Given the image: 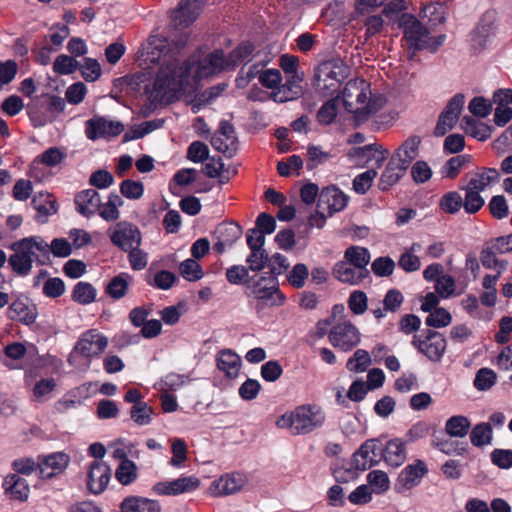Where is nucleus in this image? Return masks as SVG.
Instances as JSON below:
<instances>
[{"label":"nucleus","mask_w":512,"mask_h":512,"mask_svg":"<svg viewBox=\"0 0 512 512\" xmlns=\"http://www.w3.org/2000/svg\"><path fill=\"white\" fill-rule=\"evenodd\" d=\"M470 162L469 155H458L450 158L442 167L441 174L444 178L455 179L461 169Z\"/></svg>","instance_id":"nucleus-49"},{"label":"nucleus","mask_w":512,"mask_h":512,"mask_svg":"<svg viewBox=\"0 0 512 512\" xmlns=\"http://www.w3.org/2000/svg\"><path fill=\"white\" fill-rule=\"evenodd\" d=\"M325 14L331 21L339 24L347 25L352 21V13H347L343 1L335 0L331 2L325 9Z\"/></svg>","instance_id":"nucleus-48"},{"label":"nucleus","mask_w":512,"mask_h":512,"mask_svg":"<svg viewBox=\"0 0 512 512\" xmlns=\"http://www.w3.org/2000/svg\"><path fill=\"white\" fill-rule=\"evenodd\" d=\"M244 294L247 298L255 299L268 306H281L286 301V296L280 290L278 278L268 272L251 275Z\"/></svg>","instance_id":"nucleus-5"},{"label":"nucleus","mask_w":512,"mask_h":512,"mask_svg":"<svg viewBox=\"0 0 512 512\" xmlns=\"http://www.w3.org/2000/svg\"><path fill=\"white\" fill-rule=\"evenodd\" d=\"M408 46L414 50L427 49L435 52L445 41V35L434 37L433 29L412 15H404L401 24Z\"/></svg>","instance_id":"nucleus-7"},{"label":"nucleus","mask_w":512,"mask_h":512,"mask_svg":"<svg viewBox=\"0 0 512 512\" xmlns=\"http://www.w3.org/2000/svg\"><path fill=\"white\" fill-rule=\"evenodd\" d=\"M190 72L189 64L177 66L165 64L155 77L153 88L149 84L144 85L145 93L149 94L148 103L141 108V114L148 117L162 104H171L178 100L179 94L187 90V78Z\"/></svg>","instance_id":"nucleus-1"},{"label":"nucleus","mask_w":512,"mask_h":512,"mask_svg":"<svg viewBox=\"0 0 512 512\" xmlns=\"http://www.w3.org/2000/svg\"><path fill=\"white\" fill-rule=\"evenodd\" d=\"M368 485L376 494L387 491L390 487V480L386 472L381 470H372L367 475Z\"/></svg>","instance_id":"nucleus-54"},{"label":"nucleus","mask_w":512,"mask_h":512,"mask_svg":"<svg viewBox=\"0 0 512 512\" xmlns=\"http://www.w3.org/2000/svg\"><path fill=\"white\" fill-rule=\"evenodd\" d=\"M493 431L490 423L476 424L470 432V441L475 447H483L492 442Z\"/></svg>","instance_id":"nucleus-44"},{"label":"nucleus","mask_w":512,"mask_h":512,"mask_svg":"<svg viewBox=\"0 0 512 512\" xmlns=\"http://www.w3.org/2000/svg\"><path fill=\"white\" fill-rule=\"evenodd\" d=\"M302 81V77L298 74L291 75L286 82L278 86L277 91L272 93V99L277 103H285L295 100L299 97L298 83Z\"/></svg>","instance_id":"nucleus-33"},{"label":"nucleus","mask_w":512,"mask_h":512,"mask_svg":"<svg viewBox=\"0 0 512 512\" xmlns=\"http://www.w3.org/2000/svg\"><path fill=\"white\" fill-rule=\"evenodd\" d=\"M123 457L124 459L116 469L115 477L122 485H129L137 477V467L134 461L128 459L126 455Z\"/></svg>","instance_id":"nucleus-46"},{"label":"nucleus","mask_w":512,"mask_h":512,"mask_svg":"<svg viewBox=\"0 0 512 512\" xmlns=\"http://www.w3.org/2000/svg\"><path fill=\"white\" fill-rule=\"evenodd\" d=\"M124 125L121 121L108 120L104 116L94 115L85 121V135L87 139L96 141L98 139H109L122 133Z\"/></svg>","instance_id":"nucleus-10"},{"label":"nucleus","mask_w":512,"mask_h":512,"mask_svg":"<svg viewBox=\"0 0 512 512\" xmlns=\"http://www.w3.org/2000/svg\"><path fill=\"white\" fill-rule=\"evenodd\" d=\"M120 512H161L157 500L141 496H127L120 503Z\"/></svg>","instance_id":"nucleus-27"},{"label":"nucleus","mask_w":512,"mask_h":512,"mask_svg":"<svg viewBox=\"0 0 512 512\" xmlns=\"http://www.w3.org/2000/svg\"><path fill=\"white\" fill-rule=\"evenodd\" d=\"M111 478V469L103 461L94 460L87 474V488L95 495L101 494L107 487Z\"/></svg>","instance_id":"nucleus-17"},{"label":"nucleus","mask_w":512,"mask_h":512,"mask_svg":"<svg viewBox=\"0 0 512 512\" xmlns=\"http://www.w3.org/2000/svg\"><path fill=\"white\" fill-rule=\"evenodd\" d=\"M420 18V21L434 30L437 26L445 22V7L438 2L427 4L423 7Z\"/></svg>","instance_id":"nucleus-35"},{"label":"nucleus","mask_w":512,"mask_h":512,"mask_svg":"<svg viewBox=\"0 0 512 512\" xmlns=\"http://www.w3.org/2000/svg\"><path fill=\"white\" fill-rule=\"evenodd\" d=\"M354 126L367 122L374 117L386 104L385 97L372 92L371 84L356 74L354 76Z\"/></svg>","instance_id":"nucleus-3"},{"label":"nucleus","mask_w":512,"mask_h":512,"mask_svg":"<svg viewBox=\"0 0 512 512\" xmlns=\"http://www.w3.org/2000/svg\"><path fill=\"white\" fill-rule=\"evenodd\" d=\"M247 267L253 273H259L268 268L269 254L265 248L250 249L249 255L246 257Z\"/></svg>","instance_id":"nucleus-45"},{"label":"nucleus","mask_w":512,"mask_h":512,"mask_svg":"<svg viewBox=\"0 0 512 512\" xmlns=\"http://www.w3.org/2000/svg\"><path fill=\"white\" fill-rule=\"evenodd\" d=\"M308 276V267L304 263H297L293 266L292 270L287 274L286 278L288 283L293 288L300 289L304 287Z\"/></svg>","instance_id":"nucleus-60"},{"label":"nucleus","mask_w":512,"mask_h":512,"mask_svg":"<svg viewBox=\"0 0 512 512\" xmlns=\"http://www.w3.org/2000/svg\"><path fill=\"white\" fill-rule=\"evenodd\" d=\"M78 70L87 82L98 80L102 74L101 66L97 59L85 57L83 63L79 62Z\"/></svg>","instance_id":"nucleus-52"},{"label":"nucleus","mask_w":512,"mask_h":512,"mask_svg":"<svg viewBox=\"0 0 512 512\" xmlns=\"http://www.w3.org/2000/svg\"><path fill=\"white\" fill-rule=\"evenodd\" d=\"M250 269L245 265H232L226 269L225 276L232 285H242L246 289L247 281L250 280Z\"/></svg>","instance_id":"nucleus-50"},{"label":"nucleus","mask_w":512,"mask_h":512,"mask_svg":"<svg viewBox=\"0 0 512 512\" xmlns=\"http://www.w3.org/2000/svg\"><path fill=\"white\" fill-rule=\"evenodd\" d=\"M407 169V166L403 165L396 158L391 157L380 176L378 182L379 189L382 191L389 190L399 182L405 175Z\"/></svg>","instance_id":"nucleus-26"},{"label":"nucleus","mask_w":512,"mask_h":512,"mask_svg":"<svg viewBox=\"0 0 512 512\" xmlns=\"http://www.w3.org/2000/svg\"><path fill=\"white\" fill-rule=\"evenodd\" d=\"M462 190L465 191V197L463 198L462 207L468 214L477 213L485 204L484 198L479 192L470 190L469 187L464 186Z\"/></svg>","instance_id":"nucleus-53"},{"label":"nucleus","mask_w":512,"mask_h":512,"mask_svg":"<svg viewBox=\"0 0 512 512\" xmlns=\"http://www.w3.org/2000/svg\"><path fill=\"white\" fill-rule=\"evenodd\" d=\"M491 33L489 24H479L470 33L469 42L474 50H480L485 47Z\"/></svg>","instance_id":"nucleus-58"},{"label":"nucleus","mask_w":512,"mask_h":512,"mask_svg":"<svg viewBox=\"0 0 512 512\" xmlns=\"http://www.w3.org/2000/svg\"><path fill=\"white\" fill-rule=\"evenodd\" d=\"M19 246L29 248L32 257L38 265L51 264L49 244L41 236H29L19 240Z\"/></svg>","instance_id":"nucleus-23"},{"label":"nucleus","mask_w":512,"mask_h":512,"mask_svg":"<svg viewBox=\"0 0 512 512\" xmlns=\"http://www.w3.org/2000/svg\"><path fill=\"white\" fill-rule=\"evenodd\" d=\"M333 275L341 282L352 284V246L346 248L344 260L335 264Z\"/></svg>","instance_id":"nucleus-43"},{"label":"nucleus","mask_w":512,"mask_h":512,"mask_svg":"<svg viewBox=\"0 0 512 512\" xmlns=\"http://www.w3.org/2000/svg\"><path fill=\"white\" fill-rule=\"evenodd\" d=\"M389 156V150L377 143H369L361 147H354V167L380 168Z\"/></svg>","instance_id":"nucleus-13"},{"label":"nucleus","mask_w":512,"mask_h":512,"mask_svg":"<svg viewBox=\"0 0 512 512\" xmlns=\"http://www.w3.org/2000/svg\"><path fill=\"white\" fill-rule=\"evenodd\" d=\"M245 483L246 479L240 473L226 474L213 481L211 489L215 496L230 495L240 491Z\"/></svg>","instance_id":"nucleus-24"},{"label":"nucleus","mask_w":512,"mask_h":512,"mask_svg":"<svg viewBox=\"0 0 512 512\" xmlns=\"http://www.w3.org/2000/svg\"><path fill=\"white\" fill-rule=\"evenodd\" d=\"M201 11V0H180L174 19L183 27H189L196 21Z\"/></svg>","instance_id":"nucleus-29"},{"label":"nucleus","mask_w":512,"mask_h":512,"mask_svg":"<svg viewBox=\"0 0 512 512\" xmlns=\"http://www.w3.org/2000/svg\"><path fill=\"white\" fill-rule=\"evenodd\" d=\"M421 141V137L417 135L409 136L398 147L392 157L396 158L403 165L409 167L413 160L418 156Z\"/></svg>","instance_id":"nucleus-32"},{"label":"nucleus","mask_w":512,"mask_h":512,"mask_svg":"<svg viewBox=\"0 0 512 512\" xmlns=\"http://www.w3.org/2000/svg\"><path fill=\"white\" fill-rule=\"evenodd\" d=\"M332 474L339 485L349 483L352 480V462L336 460L332 465Z\"/></svg>","instance_id":"nucleus-61"},{"label":"nucleus","mask_w":512,"mask_h":512,"mask_svg":"<svg viewBox=\"0 0 512 512\" xmlns=\"http://www.w3.org/2000/svg\"><path fill=\"white\" fill-rule=\"evenodd\" d=\"M217 368L227 378L234 379L238 376L241 367V358L231 349L221 350L216 357Z\"/></svg>","instance_id":"nucleus-31"},{"label":"nucleus","mask_w":512,"mask_h":512,"mask_svg":"<svg viewBox=\"0 0 512 512\" xmlns=\"http://www.w3.org/2000/svg\"><path fill=\"white\" fill-rule=\"evenodd\" d=\"M480 262L486 269H497L498 275H501L503 271L507 269L508 262L506 260H500L493 252L482 247L480 252Z\"/></svg>","instance_id":"nucleus-62"},{"label":"nucleus","mask_w":512,"mask_h":512,"mask_svg":"<svg viewBox=\"0 0 512 512\" xmlns=\"http://www.w3.org/2000/svg\"><path fill=\"white\" fill-rule=\"evenodd\" d=\"M179 269L182 277L189 282L200 280L204 275L201 265L195 259L184 260Z\"/></svg>","instance_id":"nucleus-57"},{"label":"nucleus","mask_w":512,"mask_h":512,"mask_svg":"<svg viewBox=\"0 0 512 512\" xmlns=\"http://www.w3.org/2000/svg\"><path fill=\"white\" fill-rule=\"evenodd\" d=\"M432 444L438 448L441 452L452 455H462L467 450V443L464 442H458L455 440H452L451 438L447 439H440L438 437H434Z\"/></svg>","instance_id":"nucleus-51"},{"label":"nucleus","mask_w":512,"mask_h":512,"mask_svg":"<svg viewBox=\"0 0 512 512\" xmlns=\"http://www.w3.org/2000/svg\"><path fill=\"white\" fill-rule=\"evenodd\" d=\"M471 422L466 416L456 415L450 417L445 423V431L450 437L463 438L470 429Z\"/></svg>","instance_id":"nucleus-41"},{"label":"nucleus","mask_w":512,"mask_h":512,"mask_svg":"<svg viewBox=\"0 0 512 512\" xmlns=\"http://www.w3.org/2000/svg\"><path fill=\"white\" fill-rule=\"evenodd\" d=\"M7 315L11 320L30 325L35 322L38 312L36 305L28 297L21 295L11 302Z\"/></svg>","instance_id":"nucleus-19"},{"label":"nucleus","mask_w":512,"mask_h":512,"mask_svg":"<svg viewBox=\"0 0 512 512\" xmlns=\"http://www.w3.org/2000/svg\"><path fill=\"white\" fill-rule=\"evenodd\" d=\"M352 329L349 321L338 323L332 327L329 332V341L334 347H340L344 351L352 349V341L348 337V333Z\"/></svg>","instance_id":"nucleus-37"},{"label":"nucleus","mask_w":512,"mask_h":512,"mask_svg":"<svg viewBox=\"0 0 512 512\" xmlns=\"http://www.w3.org/2000/svg\"><path fill=\"white\" fill-rule=\"evenodd\" d=\"M500 179V173L495 168H485L482 172L476 173L467 183V187L479 193L486 190Z\"/></svg>","instance_id":"nucleus-36"},{"label":"nucleus","mask_w":512,"mask_h":512,"mask_svg":"<svg viewBox=\"0 0 512 512\" xmlns=\"http://www.w3.org/2000/svg\"><path fill=\"white\" fill-rule=\"evenodd\" d=\"M496 373L489 368H481L477 371L474 386L479 391L490 389L496 383Z\"/></svg>","instance_id":"nucleus-63"},{"label":"nucleus","mask_w":512,"mask_h":512,"mask_svg":"<svg viewBox=\"0 0 512 512\" xmlns=\"http://www.w3.org/2000/svg\"><path fill=\"white\" fill-rule=\"evenodd\" d=\"M200 485V480L196 476H182L170 481H160L153 485L152 491L156 495L177 496L184 493H190L196 490Z\"/></svg>","instance_id":"nucleus-14"},{"label":"nucleus","mask_w":512,"mask_h":512,"mask_svg":"<svg viewBox=\"0 0 512 512\" xmlns=\"http://www.w3.org/2000/svg\"><path fill=\"white\" fill-rule=\"evenodd\" d=\"M228 84L225 82L208 87L203 92L195 95L191 103V109L194 113L199 112L203 107L214 102L227 89Z\"/></svg>","instance_id":"nucleus-34"},{"label":"nucleus","mask_w":512,"mask_h":512,"mask_svg":"<svg viewBox=\"0 0 512 512\" xmlns=\"http://www.w3.org/2000/svg\"><path fill=\"white\" fill-rule=\"evenodd\" d=\"M243 233L242 227L237 222H222L214 232L216 239H222L224 243L233 246Z\"/></svg>","instance_id":"nucleus-40"},{"label":"nucleus","mask_w":512,"mask_h":512,"mask_svg":"<svg viewBox=\"0 0 512 512\" xmlns=\"http://www.w3.org/2000/svg\"><path fill=\"white\" fill-rule=\"evenodd\" d=\"M187 63L190 66V72L187 78V88L191 85V78L195 83H197L204 78L212 77L225 70H229L226 56L222 49H215L202 59L195 60L189 58L183 62L174 59L168 61L166 64H176L177 66H183Z\"/></svg>","instance_id":"nucleus-6"},{"label":"nucleus","mask_w":512,"mask_h":512,"mask_svg":"<svg viewBox=\"0 0 512 512\" xmlns=\"http://www.w3.org/2000/svg\"><path fill=\"white\" fill-rule=\"evenodd\" d=\"M131 280L132 277L128 273H120L111 278L105 287V293L113 300L122 299L128 292Z\"/></svg>","instance_id":"nucleus-39"},{"label":"nucleus","mask_w":512,"mask_h":512,"mask_svg":"<svg viewBox=\"0 0 512 512\" xmlns=\"http://www.w3.org/2000/svg\"><path fill=\"white\" fill-rule=\"evenodd\" d=\"M79 61L66 54H60L53 63V71L58 75H69L78 70Z\"/></svg>","instance_id":"nucleus-56"},{"label":"nucleus","mask_w":512,"mask_h":512,"mask_svg":"<svg viewBox=\"0 0 512 512\" xmlns=\"http://www.w3.org/2000/svg\"><path fill=\"white\" fill-rule=\"evenodd\" d=\"M463 204V197L457 191H450L445 193L439 201V206L442 211L448 214L457 213Z\"/></svg>","instance_id":"nucleus-55"},{"label":"nucleus","mask_w":512,"mask_h":512,"mask_svg":"<svg viewBox=\"0 0 512 512\" xmlns=\"http://www.w3.org/2000/svg\"><path fill=\"white\" fill-rule=\"evenodd\" d=\"M97 290L89 282L80 281L75 284L71 298L81 305H88L95 301Z\"/></svg>","instance_id":"nucleus-42"},{"label":"nucleus","mask_w":512,"mask_h":512,"mask_svg":"<svg viewBox=\"0 0 512 512\" xmlns=\"http://www.w3.org/2000/svg\"><path fill=\"white\" fill-rule=\"evenodd\" d=\"M350 74V67L340 58L323 61L315 69L312 85L322 97L342 93L341 86Z\"/></svg>","instance_id":"nucleus-2"},{"label":"nucleus","mask_w":512,"mask_h":512,"mask_svg":"<svg viewBox=\"0 0 512 512\" xmlns=\"http://www.w3.org/2000/svg\"><path fill=\"white\" fill-rule=\"evenodd\" d=\"M2 488L11 499L23 502L29 497V485L27 481L18 474L7 475L2 482Z\"/></svg>","instance_id":"nucleus-28"},{"label":"nucleus","mask_w":512,"mask_h":512,"mask_svg":"<svg viewBox=\"0 0 512 512\" xmlns=\"http://www.w3.org/2000/svg\"><path fill=\"white\" fill-rule=\"evenodd\" d=\"M110 241L123 252H127L142 244L140 229L133 223L120 221L110 234Z\"/></svg>","instance_id":"nucleus-12"},{"label":"nucleus","mask_w":512,"mask_h":512,"mask_svg":"<svg viewBox=\"0 0 512 512\" xmlns=\"http://www.w3.org/2000/svg\"><path fill=\"white\" fill-rule=\"evenodd\" d=\"M153 408L147 403H138L130 408V418L138 426H146L152 422Z\"/></svg>","instance_id":"nucleus-47"},{"label":"nucleus","mask_w":512,"mask_h":512,"mask_svg":"<svg viewBox=\"0 0 512 512\" xmlns=\"http://www.w3.org/2000/svg\"><path fill=\"white\" fill-rule=\"evenodd\" d=\"M69 456L64 452H53L49 455L39 456L37 470L40 478L50 479L62 473L68 466Z\"/></svg>","instance_id":"nucleus-15"},{"label":"nucleus","mask_w":512,"mask_h":512,"mask_svg":"<svg viewBox=\"0 0 512 512\" xmlns=\"http://www.w3.org/2000/svg\"><path fill=\"white\" fill-rule=\"evenodd\" d=\"M120 193L127 199L138 200L144 194V186L140 181L126 179L120 184Z\"/></svg>","instance_id":"nucleus-64"},{"label":"nucleus","mask_w":512,"mask_h":512,"mask_svg":"<svg viewBox=\"0 0 512 512\" xmlns=\"http://www.w3.org/2000/svg\"><path fill=\"white\" fill-rule=\"evenodd\" d=\"M412 345L430 361L439 362L446 351L447 343L443 334L427 330L425 334L415 335Z\"/></svg>","instance_id":"nucleus-9"},{"label":"nucleus","mask_w":512,"mask_h":512,"mask_svg":"<svg viewBox=\"0 0 512 512\" xmlns=\"http://www.w3.org/2000/svg\"><path fill=\"white\" fill-rule=\"evenodd\" d=\"M76 211L86 217L94 216L101 207L100 194L92 188L82 190L74 198Z\"/></svg>","instance_id":"nucleus-21"},{"label":"nucleus","mask_w":512,"mask_h":512,"mask_svg":"<svg viewBox=\"0 0 512 512\" xmlns=\"http://www.w3.org/2000/svg\"><path fill=\"white\" fill-rule=\"evenodd\" d=\"M378 172L375 168H370L354 177V192L365 194L372 186Z\"/></svg>","instance_id":"nucleus-59"},{"label":"nucleus","mask_w":512,"mask_h":512,"mask_svg":"<svg viewBox=\"0 0 512 512\" xmlns=\"http://www.w3.org/2000/svg\"><path fill=\"white\" fill-rule=\"evenodd\" d=\"M381 459L391 467H399L406 460L405 442L400 438H394L381 446Z\"/></svg>","instance_id":"nucleus-25"},{"label":"nucleus","mask_w":512,"mask_h":512,"mask_svg":"<svg viewBox=\"0 0 512 512\" xmlns=\"http://www.w3.org/2000/svg\"><path fill=\"white\" fill-rule=\"evenodd\" d=\"M31 204L36 210L34 219L40 224L48 221L49 216L57 212L56 200L50 194L39 193L32 198Z\"/></svg>","instance_id":"nucleus-30"},{"label":"nucleus","mask_w":512,"mask_h":512,"mask_svg":"<svg viewBox=\"0 0 512 512\" xmlns=\"http://www.w3.org/2000/svg\"><path fill=\"white\" fill-rule=\"evenodd\" d=\"M348 197L336 186L324 187L319 194L317 207L327 211L329 216L341 211L347 205Z\"/></svg>","instance_id":"nucleus-16"},{"label":"nucleus","mask_w":512,"mask_h":512,"mask_svg":"<svg viewBox=\"0 0 512 512\" xmlns=\"http://www.w3.org/2000/svg\"><path fill=\"white\" fill-rule=\"evenodd\" d=\"M427 471L426 464L421 460L406 466L397 479L396 488L399 492L412 489L420 483Z\"/></svg>","instance_id":"nucleus-22"},{"label":"nucleus","mask_w":512,"mask_h":512,"mask_svg":"<svg viewBox=\"0 0 512 512\" xmlns=\"http://www.w3.org/2000/svg\"><path fill=\"white\" fill-rule=\"evenodd\" d=\"M381 459V444L377 439L365 441L359 450L354 453V467L366 470L377 464Z\"/></svg>","instance_id":"nucleus-18"},{"label":"nucleus","mask_w":512,"mask_h":512,"mask_svg":"<svg viewBox=\"0 0 512 512\" xmlns=\"http://www.w3.org/2000/svg\"><path fill=\"white\" fill-rule=\"evenodd\" d=\"M108 345V339L95 329L83 332L74 345L72 354L91 360L100 356Z\"/></svg>","instance_id":"nucleus-11"},{"label":"nucleus","mask_w":512,"mask_h":512,"mask_svg":"<svg viewBox=\"0 0 512 512\" xmlns=\"http://www.w3.org/2000/svg\"><path fill=\"white\" fill-rule=\"evenodd\" d=\"M352 83V79L345 83L342 93L330 96L331 98L324 102L316 113V119L322 126H328L332 124L338 114L340 107H344L347 113H352V102L349 98L351 97L349 86Z\"/></svg>","instance_id":"nucleus-8"},{"label":"nucleus","mask_w":512,"mask_h":512,"mask_svg":"<svg viewBox=\"0 0 512 512\" xmlns=\"http://www.w3.org/2000/svg\"><path fill=\"white\" fill-rule=\"evenodd\" d=\"M255 50V45L251 41H243L231 50L226 56L228 69L234 70L240 64L247 61Z\"/></svg>","instance_id":"nucleus-38"},{"label":"nucleus","mask_w":512,"mask_h":512,"mask_svg":"<svg viewBox=\"0 0 512 512\" xmlns=\"http://www.w3.org/2000/svg\"><path fill=\"white\" fill-rule=\"evenodd\" d=\"M325 414L318 405H302L291 413L283 414L276 422L279 428H288L294 435L307 434L321 427Z\"/></svg>","instance_id":"nucleus-4"},{"label":"nucleus","mask_w":512,"mask_h":512,"mask_svg":"<svg viewBox=\"0 0 512 512\" xmlns=\"http://www.w3.org/2000/svg\"><path fill=\"white\" fill-rule=\"evenodd\" d=\"M19 240L11 244L10 249L14 251L8 258V263L13 272L20 276L26 277L31 273L33 262L35 261L31 255L29 248L19 246Z\"/></svg>","instance_id":"nucleus-20"}]
</instances>
